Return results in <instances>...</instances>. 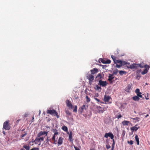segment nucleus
Returning <instances> with one entry per match:
<instances>
[{
  "instance_id": "nucleus-1",
  "label": "nucleus",
  "mask_w": 150,
  "mask_h": 150,
  "mask_svg": "<svg viewBox=\"0 0 150 150\" xmlns=\"http://www.w3.org/2000/svg\"><path fill=\"white\" fill-rule=\"evenodd\" d=\"M140 67V68H145V65H142L141 64H137L133 63L131 65H130L129 66H127V68L129 69H137L138 67Z\"/></svg>"
},
{
  "instance_id": "nucleus-2",
  "label": "nucleus",
  "mask_w": 150,
  "mask_h": 150,
  "mask_svg": "<svg viewBox=\"0 0 150 150\" xmlns=\"http://www.w3.org/2000/svg\"><path fill=\"white\" fill-rule=\"evenodd\" d=\"M53 132L54 133V134L52 138V143L54 144H57V143L56 142L57 141L55 139V137L56 136L58 135V133L57 132V130L56 129H54L52 130Z\"/></svg>"
},
{
  "instance_id": "nucleus-3",
  "label": "nucleus",
  "mask_w": 150,
  "mask_h": 150,
  "mask_svg": "<svg viewBox=\"0 0 150 150\" xmlns=\"http://www.w3.org/2000/svg\"><path fill=\"white\" fill-rule=\"evenodd\" d=\"M47 114H49L52 115L56 116L57 118H59V116L58 115V113L54 110H47Z\"/></svg>"
},
{
  "instance_id": "nucleus-4",
  "label": "nucleus",
  "mask_w": 150,
  "mask_h": 150,
  "mask_svg": "<svg viewBox=\"0 0 150 150\" xmlns=\"http://www.w3.org/2000/svg\"><path fill=\"white\" fill-rule=\"evenodd\" d=\"M3 128L6 130H9L10 129L11 126L9 120L6 121L4 123Z\"/></svg>"
},
{
  "instance_id": "nucleus-5",
  "label": "nucleus",
  "mask_w": 150,
  "mask_h": 150,
  "mask_svg": "<svg viewBox=\"0 0 150 150\" xmlns=\"http://www.w3.org/2000/svg\"><path fill=\"white\" fill-rule=\"evenodd\" d=\"M88 108V106L87 105H83L79 109V112L81 114H82L84 110H86Z\"/></svg>"
},
{
  "instance_id": "nucleus-6",
  "label": "nucleus",
  "mask_w": 150,
  "mask_h": 150,
  "mask_svg": "<svg viewBox=\"0 0 150 150\" xmlns=\"http://www.w3.org/2000/svg\"><path fill=\"white\" fill-rule=\"evenodd\" d=\"M87 78L89 80V84H91L94 79V76L91 74H89L86 76Z\"/></svg>"
},
{
  "instance_id": "nucleus-7",
  "label": "nucleus",
  "mask_w": 150,
  "mask_h": 150,
  "mask_svg": "<svg viewBox=\"0 0 150 150\" xmlns=\"http://www.w3.org/2000/svg\"><path fill=\"white\" fill-rule=\"evenodd\" d=\"M104 137L106 138H108V137H109L112 140V141L114 140V135L111 132H110L108 133H106L105 134Z\"/></svg>"
},
{
  "instance_id": "nucleus-8",
  "label": "nucleus",
  "mask_w": 150,
  "mask_h": 150,
  "mask_svg": "<svg viewBox=\"0 0 150 150\" xmlns=\"http://www.w3.org/2000/svg\"><path fill=\"white\" fill-rule=\"evenodd\" d=\"M107 84V82L106 81H103L101 80H100L99 81V83L98 85L100 86H102L103 87L105 86Z\"/></svg>"
},
{
  "instance_id": "nucleus-9",
  "label": "nucleus",
  "mask_w": 150,
  "mask_h": 150,
  "mask_svg": "<svg viewBox=\"0 0 150 150\" xmlns=\"http://www.w3.org/2000/svg\"><path fill=\"white\" fill-rule=\"evenodd\" d=\"M150 68V67L148 65L146 64L145 65V69H144V70L142 71L141 74L142 75H144L147 73L148 71V70Z\"/></svg>"
},
{
  "instance_id": "nucleus-10",
  "label": "nucleus",
  "mask_w": 150,
  "mask_h": 150,
  "mask_svg": "<svg viewBox=\"0 0 150 150\" xmlns=\"http://www.w3.org/2000/svg\"><path fill=\"white\" fill-rule=\"evenodd\" d=\"M44 138L43 137H41L40 138H36L35 140L34 141V142L35 143V144H38V143L40 142L41 141H43L44 140Z\"/></svg>"
},
{
  "instance_id": "nucleus-11",
  "label": "nucleus",
  "mask_w": 150,
  "mask_h": 150,
  "mask_svg": "<svg viewBox=\"0 0 150 150\" xmlns=\"http://www.w3.org/2000/svg\"><path fill=\"white\" fill-rule=\"evenodd\" d=\"M66 104L69 109H72L73 108V105L71 104L70 101L69 100H66Z\"/></svg>"
},
{
  "instance_id": "nucleus-12",
  "label": "nucleus",
  "mask_w": 150,
  "mask_h": 150,
  "mask_svg": "<svg viewBox=\"0 0 150 150\" xmlns=\"http://www.w3.org/2000/svg\"><path fill=\"white\" fill-rule=\"evenodd\" d=\"M116 64L117 63H119L120 64H121V65H124L126 64H129V63H128L127 62H126L125 61H122L120 60H117L116 61Z\"/></svg>"
},
{
  "instance_id": "nucleus-13",
  "label": "nucleus",
  "mask_w": 150,
  "mask_h": 150,
  "mask_svg": "<svg viewBox=\"0 0 150 150\" xmlns=\"http://www.w3.org/2000/svg\"><path fill=\"white\" fill-rule=\"evenodd\" d=\"M47 132H46L45 131H44V132H40L39 133H38V134L37 135V137L38 138L41 137V136H42L43 135L45 134L46 135H47Z\"/></svg>"
},
{
  "instance_id": "nucleus-14",
  "label": "nucleus",
  "mask_w": 150,
  "mask_h": 150,
  "mask_svg": "<svg viewBox=\"0 0 150 150\" xmlns=\"http://www.w3.org/2000/svg\"><path fill=\"white\" fill-rule=\"evenodd\" d=\"M96 108L98 111V112L99 113H102L104 111V110L103 108L101 107L100 106H97Z\"/></svg>"
},
{
  "instance_id": "nucleus-15",
  "label": "nucleus",
  "mask_w": 150,
  "mask_h": 150,
  "mask_svg": "<svg viewBox=\"0 0 150 150\" xmlns=\"http://www.w3.org/2000/svg\"><path fill=\"white\" fill-rule=\"evenodd\" d=\"M98 69L96 68H94L93 69L91 70H90L91 74L92 75H93L96 73L98 71Z\"/></svg>"
},
{
  "instance_id": "nucleus-16",
  "label": "nucleus",
  "mask_w": 150,
  "mask_h": 150,
  "mask_svg": "<svg viewBox=\"0 0 150 150\" xmlns=\"http://www.w3.org/2000/svg\"><path fill=\"white\" fill-rule=\"evenodd\" d=\"M110 98L111 97L110 96L105 95L104 98V100L105 102H108L109 101Z\"/></svg>"
},
{
  "instance_id": "nucleus-17",
  "label": "nucleus",
  "mask_w": 150,
  "mask_h": 150,
  "mask_svg": "<svg viewBox=\"0 0 150 150\" xmlns=\"http://www.w3.org/2000/svg\"><path fill=\"white\" fill-rule=\"evenodd\" d=\"M63 139L62 137H59L57 142V144L58 145H61L62 144Z\"/></svg>"
},
{
  "instance_id": "nucleus-18",
  "label": "nucleus",
  "mask_w": 150,
  "mask_h": 150,
  "mask_svg": "<svg viewBox=\"0 0 150 150\" xmlns=\"http://www.w3.org/2000/svg\"><path fill=\"white\" fill-rule=\"evenodd\" d=\"M132 86V83L129 84L126 87L125 91H126L127 92H129V90L131 89V88Z\"/></svg>"
},
{
  "instance_id": "nucleus-19",
  "label": "nucleus",
  "mask_w": 150,
  "mask_h": 150,
  "mask_svg": "<svg viewBox=\"0 0 150 150\" xmlns=\"http://www.w3.org/2000/svg\"><path fill=\"white\" fill-rule=\"evenodd\" d=\"M130 122L127 120H125L122 122V123L123 126L128 125Z\"/></svg>"
},
{
  "instance_id": "nucleus-20",
  "label": "nucleus",
  "mask_w": 150,
  "mask_h": 150,
  "mask_svg": "<svg viewBox=\"0 0 150 150\" xmlns=\"http://www.w3.org/2000/svg\"><path fill=\"white\" fill-rule=\"evenodd\" d=\"M72 132H70L69 135V140L71 142H73V139L72 138Z\"/></svg>"
},
{
  "instance_id": "nucleus-21",
  "label": "nucleus",
  "mask_w": 150,
  "mask_h": 150,
  "mask_svg": "<svg viewBox=\"0 0 150 150\" xmlns=\"http://www.w3.org/2000/svg\"><path fill=\"white\" fill-rule=\"evenodd\" d=\"M102 78V74L101 73H100L99 74H98L97 75V76L96 77V79L98 80H98H101V79Z\"/></svg>"
},
{
  "instance_id": "nucleus-22",
  "label": "nucleus",
  "mask_w": 150,
  "mask_h": 150,
  "mask_svg": "<svg viewBox=\"0 0 150 150\" xmlns=\"http://www.w3.org/2000/svg\"><path fill=\"white\" fill-rule=\"evenodd\" d=\"M108 80L109 81H112L114 78L113 74H109L108 76Z\"/></svg>"
},
{
  "instance_id": "nucleus-23",
  "label": "nucleus",
  "mask_w": 150,
  "mask_h": 150,
  "mask_svg": "<svg viewBox=\"0 0 150 150\" xmlns=\"http://www.w3.org/2000/svg\"><path fill=\"white\" fill-rule=\"evenodd\" d=\"M139 127H136V126H134L133 127H132L131 128V130L132 131H136L138 129Z\"/></svg>"
},
{
  "instance_id": "nucleus-24",
  "label": "nucleus",
  "mask_w": 150,
  "mask_h": 150,
  "mask_svg": "<svg viewBox=\"0 0 150 150\" xmlns=\"http://www.w3.org/2000/svg\"><path fill=\"white\" fill-rule=\"evenodd\" d=\"M135 140L137 142V144L138 145H139V138L138 136L136 135L135 137Z\"/></svg>"
},
{
  "instance_id": "nucleus-25",
  "label": "nucleus",
  "mask_w": 150,
  "mask_h": 150,
  "mask_svg": "<svg viewBox=\"0 0 150 150\" xmlns=\"http://www.w3.org/2000/svg\"><path fill=\"white\" fill-rule=\"evenodd\" d=\"M132 99L135 101H138L139 100V98L137 96H135L132 97Z\"/></svg>"
},
{
  "instance_id": "nucleus-26",
  "label": "nucleus",
  "mask_w": 150,
  "mask_h": 150,
  "mask_svg": "<svg viewBox=\"0 0 150 150\" xmlns=\"http://www.w3.org/2000/svg\"><path fill=\"white\" fill-rule=\"evenodd\" d=\"M23 147L24 148H25L26 150H29L30 147L29 146H27L26 145H24L23 146Z\"/></svg>"
},
{
  "instance_id": "nucleus-27",
  "label": "nucleus",
  "mask_w": 150,
  "mask_h": 150,
  "mask_svg": "<svg viewBox=\"0 0 150 150\" xmlns=\"http://www.w3.org/2000/svg\"><path fill=\"white\" fill-rule=\"evenodd\" d=\"M118 72V69H115L114 70L112 74H113V75H116Z\"/></svg>"
},
{
  "instance_id": "nucleus-28",
  "label": "nucleus",
  "mask_w": 150,
  "mask_h": 150,
  "mask_svg": "<svg viewBox=\"0 0 150 150\" xmlns=\"http://www.w3.org/2000/svg\"><path fill=\"white\" fill-rule=\"evenodd\" d=\"M111 57L112 58V59H113L114 63L115 64H116V60L115 59V57L113 55H111Z\"/></svg>"
},
{
  "instance_id": "nucleus-29",
  "label": "nucleus",
  "mask_w": 150,
  "mask_h": 150,
  "mask_svg": "<svg viewBox=\"0 0 150 150\" xmlns=\"http://www.w3.org/2000/svg\"><path fill=\"white\" fill-rule=\"evenodd\" d=\"M119 73L120 75H122L124 74H126V72L123 71H119Z\"/></svg>"
},
{
  "instance_id": "nucleus-30",
  "label": "nucleus",
  "mask_w": 150,
  "mask_h": 150,
  "mask_svg": "<svg viewBox=\"0 0 150 150\" xmlns=\"http://www.w3.org/2000/svg\"><path fill=\"white\" fill-rule=\"evenodd\" d=\"M62 129L63 130L66 132L68 130L67 127L65 126H64L62 127Z\"/></svg>"
},
{
  "instance_id": "nucleus-31",
  "label": "nucleus",
  "mask_w": 150,
  "mask_h": 150,
  "mask_svg": "<svg viewBox=\"0 0 150 150\" xmlns=\"http://www.w3.org/2000/svg\"><path fill=\"white\" fill-rule=\"evenodd\" d=\"M115 145V142L114 140H113V143L112 145L111 150H113Z\"/></svg>"
},
{
  "instance_id": "nucleus-32",
  "label": "nucleus",
  "mask_w": 150,
  "mask_h": 150,
  "mask_svg": "<svg viewBox=\"0 0 150 150\" xmlns=\"http://www.w3.org/2000/svg\"><path fill=\"white\" fill-rule=\"evenodd\" d=\"M27 135V133L26 132H25L24 134H23L21 135L20 137L21 138H23Z\"/></svg>"
},
{
  "instance_id": "nucleus-33",
  "label": "nucleus",
  "mask_w": 150,
  "mask_h": 150,
  "mask_svg": "<svg viewBox=\"0 0 150 150\" xmlns=\"http://www.w3.org/2000/svg\"><path fill=\"white\" fill-rule=\"evenodd\" d=\"M86 102L87 103L89 102L90 101V98L88 97V96H86Z\"/></svg>"
},
{
  "instance_id": "nucleus-34",
  "label": "nucleus",
  "mask_w": 150,
  "mask_h": 150,
  "mask_svg": "<svg viewBox=\"0 0 150 150\" xmlns=\"http://www.w3.org/2000/svg\"><path fill=\"white\" fill-rule=\"evenodd\" d=\"M135 92L137 94H139V93H140V92L139 89V88L136 89V90L135 91Z\"/></svg>"
},
{
  "instance_id": "nucleus-35",
  "label": "nucleus",
  "mask_w": 150,
  "mask_h": 150,
  "mask_svg": "<svg viewBox=\"0 0 150 150\" xmlns=\"http://www.w3.org/2000/svg\"><path fill=\"white\" fill-rule=\"evenodd\" d=\"M77 106L76 105L74 107V109L73 110V112H76L77 111Z\"/></svg>"
},
{
  "instance_id": "nucleus-36",
  "label": "nucleus",
  "mask_w": 150,
  "mask_h": 150,
  "mask_svg": "<svg viewBox=\"0 0 150 150\" xmlns=\"http://www.w3.org/2000/svg\"><path fill=\"white\" fill-rule=\"evenodd\" d=\"M100 61L101 62L103 63V64H105V60L101 58L100 59Z\"/></svg>"
},
{
  "instance_id": "nucleus-37",
  "label": "nucleus",
  "mask_w": 150,
  "mask_h": 150,
  "mask_svg": "<svg viewBox=\"0 0 150 150\" xmlns=\"http://www.w3.org/2000/svg\"><path fill=\"white\" fill-rule=\"evenodd\" d=\"M111 61L110 60H107L105 61V64H110L111 63Z\"/></svg>"
},
{
  "instance_id": "nucleus-38",
  "label": "nucleus",
  "mask_w": 150,
  "mask_h": 150,
  "mask_svg": "<svg viewBox=\"0 0 150 150\" xmlns=\"http://www.w3.org/2000/svg\"><path fill=\"white\" fill-rule=\"evenodd\" d=\"M128 143L130 144L131 145H132L133 144V141L132 140H130V141H128L127 142Z\"/></svg>"
},
{
  "instance_id": "nucleus-39",
  "label": "nucleus",
  "mask_w": 150,
  "mask_h": 150,
  "mask_svg": "<svg viewBox=\"0 0 150 150\" xmlns=\"http://www.w3.org/2000/svg\"><path fill=\"white\" fill-rule=\"evenodd\" d=\"M139 94H137V96L138 97H140V98H142V95H141V93L140 92L139 93Z\"/></svg>"
},
{
  "instance_id": "nucleus-40",
  "label": "nucleus",
  "mask_w": 150,
  "mask_h": 150,
  "mask_svg": "<svg viewBox=\"0 0 150 150\" xmlns=\"http://www.w3.org/2000/svg\"><path fill=\"white\" fill-rule=\"evenodd\" d=\"M122 65H121V64H120V65H118L117 64L116 67L117 68H120L121 67Z\"/></svg>"
},
{
  "instance_id": "nucleus-41",
  "label": "nucleus",
  "mask_w": 150,
  "mask_h": 150,
  "mask_svg": "<svg viewBox=\"0 0 150 150\" xmlns=\"http://www.w3.org/2000/svg\"><path fill=\"white\" fill-rule=\"evenodd\" d=\"M94 99L98 102L101 103V102L100 101V100L99 99L96 98H95Z\"/></svg>"
},
{
  "instance_id": "nucleus-42",
  "label": "nucleus",
  "mask_w": 150,
  "mask_h": 150,
  "mask_svg": "<svg viewBox=\"0 0 150 150\" xmlns=\"http://www.w3.org/2000/svg\"><path fill=\"white\" fill-rule=\"evenodd\" d=\"M106 148L107 149H110L111 146L109 145H106Z\"/></svg>"
},
{
  "instance_id": "nucleus-43",
  "label": "nucleus",
  "mask_w": 150,
  "mask_h": 150,
  "mask_svg": "<svg viewBox=\"0 0 150 150\" xmlns=\"http://www.w3.org/2000/svg\"><path fill=\"white\" fill-rule=\"evenodd\" d=\"M96 89L97 90H99V89H101V87L99 86H98V85H96Z\"/></svg>"
},
{
  "instance_id": "nucleus-44",
  "label": "nucleus",
  "mask_w": 150,
  "mask_h": 150,
  "mask_svg": "<svg viewBox=\"0 0 150 150\" xmlns=\"http://www.w3.org/2000/svg\"><path fill=\"white\" fill-rule=\"evenodd\" d=\"M122 115L121 114H119L117 115V117L118 119H119L120 118H121L122 117Z\"/></svg>"
},
{
  "instance_id": "nucleus-45",
  "label": "nucleus",
  "mask_w": 150,
  "mask_h": 150,
  "mask_svg": "<svg viewBox=\"0 0 150 150\" xmlns=\"http://www.w3.org/2000/svg\"><path fill=\"white\" fill-rule=\"evenodd\" d=\"M66 113L68 115H71V113L68 111H66Z\"/></svg>"
},
{
  "instance_id": "nucleus-46",
  "label": "nucleus",
  "mask_w": 150,
  "mask_h": 150,
  "mask_svg": "<svg viewBox=\"0 0 150 150\" xmlns=\"http://www.w3.org/2000/svg\"><path fill=\"white\" fill-rule=\"evenodd\" d=\"M31 150H39V149L38 148H34L31 149Z\"/></svg>"
},
{
  "instance_id": "nucleus-47",
  "label": "nucleus",
  "mask_w": 150,
  "mask_h": 150,
  "mask_svg": "<svg viewBox=\"0 0 150 150\" xmlns=\"http://www.w3.org/2000/svg\"><path fill=\"white\" fill-rule=\"evenodd\" d=\"M74 148L75 150H80L76 146H74Z\"/></svg>"
},
{
  "instance_id": "nucleus-48",
  "label": "nucleus",
  "mask_w": 150,
  "mask_h": 150,
  "mask_svg": "<svg viewBox=\"0 0 150 150\" xmlns=\"http://www.w3.org/2000/svg\"><path fill=\"white\" fill-rule=\"evenodd\" d=\"M49 140V139H48V138L47 137L46 139V143L49 144V143L48 142Z\"/></svg>"
},
{
  "instance_id": "nucleus-49",
  "label": "nucleus",
  "mask_w": 150,
  "mask_h": 150,
  "mask_svg": "<svg viewBox=\"0 0 150 150\" xmlns=\"http://www.w3.org/2000/svg\"><path fill=\"white\" fill-rule=\"evenodd\" d=\"M132 119L134 120H138V119H139V118L138 117H136V118H132Z\"/></svg>"
},
{
  "instance_id": "nucleus-50",
  "label": "nucleus",
  "mask_w": 150,
  "mask_h": 150,
  "mask_svg": "<svg viewBox=\"0 0 150 150\" xmlns=\"http://www.w3.org/2000/svg\"><path fill=\"white\" fill-rule=\"evenodd\" d=\"M21 120V119H19L18 120H17V121H16V122L17 123H18L19 122V121Z\"/></svg>"
},
{
  "instance_id": "nucleus-51",
  "label": "nucleus",
  "mask_w": 150,
  "mask_h": 150,
  "mask_svg": "<svg viewBox=\"0 0 150 150\" xmlns=\"http://www.w3.org/2000/svg\"><path fill=\"white\" fill-rule=\"evenodd\" d=\"M149 116V115L148 114H147L146 116H145V117H147Z\"/></svg>"
},
{
  "instance_id": "nucleus-52",
  "label": "nucleus",
  "mask_w": 150,
  "mask_h": 150,
  "mask_svg": "<svg viewBox=\"0 0 150 150\" xmlns=\"http://www.w3.org/2000/svg\"><path fill=\"white\" fill-rule=\"evenodd\" d=\"M141 71V69L139 70L138 71V72H140Z\"/></svg>"
},
{
  "instance_id": "nucleus-53",
  "label": "nucleus",
  "mask_w": 150,
  "mask_h": 150,
  "mask_svg": "<svg viewBox=\"0 0 150 150\" xmlns=\"http://www.w3.org/2000/svg\"><path fill=\"white\" fill-rule=\"evenodd\" d=\"M145 98L146 100H148L149 99V98H148L146 97Z\"/></svg>"
},
{
  "instance_id": "nucleus-54",
  "label": "nucleus",
  "mask_w": 150,
  "mask_h": 150,
  "mask_svg": "<svg viewBox=\"0 0 150 150\" xmlns=\"http://www.w3.org/2000/svg\"><path fill=\"white\" fill-rule=\"evenodd\" d=\"M90 150H96L94 149H90Z\"/></svg>"
},
{
  "instance_id": "nucleus-55",
  "label": "nucleus",
  "mask_w": 150,
  "mask_h": 150,
  "mask_svg": "<svg viewBox=\"0 0 150 150\" xmlns=\"http://www.w3.org/2000/svg\"><path fill=\"white\" fill-rule=\"evenodd\" d=\"M3 133L4 134H5V132L4 131H3Z\"/></svg>"
},
{
  "instance_id": "nucleus-56",
  "label": "nucleus",
  "mask_w": 150,
  "mask_h": 150,
  "mask_svg": "<svg viewBox=\"0 0 150 150\" xmlns=\"http://www.w3.org/2000/svg\"><path fill=\"white\" fill-rule=\"evenodd\" d=\"M27 114H25V115H24V116H25V117H27Z\"/></svg>"
},
{
  "instance_id": "nucleus-57",
  "label": "nucleus",
  "mask_w": 150,
  "mask_h": 150,
  "mask_svg": "<svg viewBox=\"0 0 150 150\" xmlns=\"http://www.w3.org/2000/svg\"><path fill=\"white\" fill-rule=\"evenodd\" d=\"M34 117L33 116L32 117V120H34Z\"/></svg>"
},
{
  "instance_id": "nucleus-58",
  "label": "nucleus",
  "mask_w": 150,
  "mask_h": 150,
  "mask_svg": "<svg viewBox=\"0 0 150 150\" xmlns=\"http://www.w3.org/2000/svg\"><path fill=\"white\" fill-rule=\"evenodd\" d=\"M21 150H24V149L23 148H21Z\"/></svg>"
},
{
  "instance_id": "nucleus-59",
  "label": "nucleus",
  "mask_w": 150,
  "mask_h": 150,
  "mask_svg": "<svg viewBox=\"0 0 150 150\" xmlns=\"http://www.w3.org/2000/svg\"><path fill=\"white\" fill-rule=\"evenodd\" d=\"M40 114V112H39V114Z\"/></svg>"
},
{
  "instance_id": "nucleus-60",
  "label": "nucleus",
  "mask_w": 150,
  "mask_h": 150,
  "mask_svg": "<svg viewBox=\"0 0 150 150\" xmlns=\"http://www.w3.org/2000/svg\"><path fill=\"white\" fill-rule=\"evenodd\" d=\"M134 112L135 113H136V111H134Z\"/></svg>"
},
{
  "instance_id": "nucleus-61",
  "label": "nucleus",
  "mask_w": 150,
  "mask_h": 150,
  "mask_svg": "<svg viewBox=\"0 0 150 150\" xmlns=\"http://www.w3.org/2000/svg\"><path fill=\"white\" fill-rule=\"evenodd\" d=\"M149 111L150 113V110H149Z\"/></svg>"
}]
</instances>
